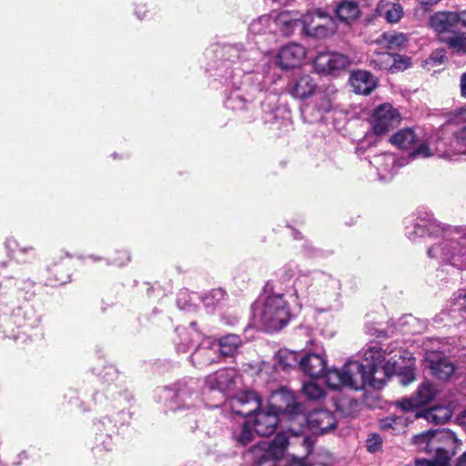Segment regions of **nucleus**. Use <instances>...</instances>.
I'll list each match as a JSON object with an SVG mask.
<instances>
[{"label": "nucleus", "mask_w": 466, "mask_h": 466, "mask_svg": "<svg viewBox=\"0 0 466 466\" xmlns=\"http://www.w3.org/2000/svg\"><path fill=\"white\" fill-rule=\"evenodd\" d=\"M391 353L386 359V352L381 347L370 346L363 352L366 365L357 360H349L341 369L332 368L326 373L327 386L331 390L348 388L359 390L366 385L380 389L400 368L399 360L402 359V355L400 351L394 352L392 356Z\"/></svg>", "instance_id": "f257e3e1"}, {"label": "nucleus", "mask_w": 466, "mask_h": 466, "mask_svg": "<svg viewBox=\"0 0 466 466\" xmlns=\"http://www.w3.org/2000/svg\"><path fill=\"white\" fill-rule=\"evenodd\" d=\"M272 22L275 32L278 30L284 35L293 33L299 25H302L303 31L311 36L327 37L337 30L336 22L325 12L317 10L300 17L298 12L282 11L272 13Z\"/></svg>", "instance_id": "f03ea898"}, {"label": "nucleus", "mask_w": 466, "mask_h": 466, "mask_svg": "<svg viewBox=\"0 0 466 466\" xmlns=\"http://www.w3.org/2000/svg\"><path fill=\"white\" fill-rule=\"evenodd\" d=\"M13 297L0 293V331L7 338L25 342L33 336L29 332L37 327L38 320L30 310L15 306Z\"/></svg>", "instance_id": "7ed1b4c3"}, {"label": "nucleus", "mask_w": 466, "mask_h": 466, "mask_svg": "<svg viewBox=\"0 0 466 466\" xmlns=\"http://www.w3.org/2000/svg\"><path fill=\"white\" fill-rule=\"evenodd\" d=\"M413 443L428 453L435 452L433 460L421 461L422 466H443L450 461L461 445L455 433L450 430L427 431L413 437Z\"/></svg>", "instance_id": "20e7f679"}, {"label": "nucleus", "mask_w": 466, "mask_h": 466, "mask_svg": "<svg viewBox=\"0 0 466 466\" xmlns=\"http://www.w3.org/2000/svg\"><path fill=\"white\" fill-rule=\"evenodd\" d=\"M293 394L286 390H280L270 397L268 410L259 409L250 418L254 431L258 435L268 436L274 433L281 412L295 413L299 410Z\"/></svg>", "instance_id": "39448f33"}, {"label": "nucleus", "mask_w": 466, "mask_h": 466, "mask_svg": "<svg viewBox=\"0 0 466 466\" xmlns=\"http://www.w3.org/2000/svg\"><path fill=\"white\" fill-rule=\"evenodd\" d=\"M252 318L255 325L268 331H277L289 321V308L282 295L268 296L255 302Z\"/></svg>", "instance_id": "423d86ee"}, {"label": "nucleus", "mask_w": 466, "mask_h": 466, "mask_svg": "<svg viewBox=\"0 0 466 466\" xmlns=\"http://www.w3.org/2000/svg\"><path fill=\"white\" fill-rule=\"evenodd\" d=\"M466 154V126L455 136L449 138L430 139L420 145L411 154L412 157H429L437 156L441 158L454 160L460 155Z\"/></svg>", "instance_id": "0eeeda50"}, {"label": "nucleus", "mask_w": 466, "mask_h": 466, "mask_svg": "<svg viewBox=\"0 0 466 466\" xmlns=\"http://www.w3.org/2000/svg\"><path fill=\"white\" fill-rule=\"evenodd\" d=\"M288 444V437L283 433L278 434L271 442H259L252 450L256 458L255 466H278V461L284 455Z\"/></svg>", "instance_id": "6e6552de"}, {"label": "nucleus", "mask_w": 466, "mask_h": 466, "mask_svg": "<svg viewBox=\"0 0 466 466\" xmlns=\"http://www.w3.org/2000/svg\"><path fill=\"white\" fill-rule=\"evenodd\" d=\"M198 381L190 379L178 382L169 400V408L176 410H191L199 402Z\"/></svg>", "instance_id": "1a4fd4ad"}, {"label": "nucleus", "mask_w": 466, "mask_h": 466, "mask_svg": "<svg viewBox=\"0 0 466 466\" xmlns=\"http://www.w3.org/2000/svg\"><path fill=\"white\" fill-rule=\"evenodd\" d=\"M400 116L397 109L390 104L378 106L372 116V127L376 135H384L400 123Z\"/></svg>", "instance_id": "9d476101"}, {"label": "nucleus", "mask_w": 466, "mask_h": 466, "mask_svg": "<svg viewBox=\"0 0 466 466\" xmlns=\"http://www.w3.org/2000/svg\"><path fill=\"white\" fill-rule=\"evenodd\" d=\"M437 390L431 381H423L410 398H403L396 401V406L404 411H410L426 405L434 400Z\"/></svg>", "instance_id": "9b49d317"}, {"label": "nucleus", "mask_w": 466, "mask_h": 466, "mask_svg": "<svg viewBox=\"0 0 466 466\" xmlns=\"http://www.w3.org/2000/svg\"><path fill=\"white\" fill-rule=\"evenodd\" d=\"M370 63L374 69L396 73L407 69L410 66V59L407 56L383 52L371 56Z\"/></svg>", "instance_id": "f8f14e48"}, {"label": "nucleus", "mask_w": 466, "mask_h": 466, "mask_svg": "<svg viewBox=\"0 0 466 466\" xmlns=\"http://www.w3.org/2000/svg\"><path fill=\"white\" fill-rule=\"evenodd\" d=\"M229 405L234 413L250 419L260 409L261 402L256 392L242 391L230 400Z\"/></svg>", "instance_id": "ddd939ff"}, {"label": "nucleus", "mask_w": 466, "mask_h": 466, "mask_svg": "<svg viewBox=\"0 0 466 466\" xmlns=\"http://www.w3.org/2000/svg\"><path fill=\"white\" fill-rule=\"evenodd\" d=\"M306 57L303 46L291 43L283 46L276 56V64L283 70L299 66Z\"/></svg>", "instance_id": "4468645a"}, {"label": "nucleus", "mask_w": 466, "mask_h": 466, "mask_svg": "<svg viewBox=\"0 0 466 466\" xmlns=\"http://www.w3.org/2000/svg\"><path fill=\"white\" fill-rule=\"evenodd\" d=\"M350 65V60L339 53H319L314 59L315 68L320 72L335 73Z\"/></svg>", "instance_id": "2eb2a0df"}, {"label": "nucleus", "mask_w": 466, "mask_h": 466, "mask_svg": "<svg viewBox=\"0 0 466 466\" xmlns=\"http://www.w3.org/2000/svg\"><path fill=\"white\" fill-rule=\"evenodd\" d=\"M217 343L210 338L203 339L191 355L192 363L198 367H207L219 359Z\"/></svg>", "instance_id": "dca6fc26"}, {"label": "nucleus", "mask_w": 466, "mask_h": 466, "mask_svg": "<svg viewBox=\"0 0 466 466\" xmlns=\"http://www.w3.org/2000/svg\"><path fill=\"white\" fill-rule=\"evenodd\" d=\"M236 375L237 372L233 369L218 370L205 378V386L209 390L226 393L234 387Z\"/></svg>", "instance_id": "f3484780"}, {"label": "nucleus", "mask_w": 466, "mask_h": 466, "mask_svg": "<svg viewBox=\"0 0 466 466\" xmlns=\"http://www.w3.org/2000/svg\"><path fill=\"white\" fill-rule=\"evenodd\" d=\"M370 163L376 168L379 178L383 181L391 179L402 165L399 163L394 155L390 153L374 156Z\"/></svg>", "instance_id": "a211bd4d"}, {"label": "nucleus", "mask_w": 466, "mask_h": 466, "mask_svg": "<svg viewBox=\"0 0 466 466\" xmlns=\"http://www.w3.org/2000/svg\"><path fill=\"white\" fill-rule=\"evenodd\" d=\"M309 430L315 434H323L336 427L334 415L328 410H317L307 419Z\"/></svg>", "instance_id": "6ab92c4d"}, {"label": "nucleus", "mask_w": 466, "mask_h": 466, "mask_svg": "<svg viewBox=\"0 0 466 466\" xmlns=\"http://www.w3.org/2000/svg\"><path fill=\"white\" fill-rule=\"evenodd\" d=\"M425 362L431 374L439 380H448L455 371V366L451 361L434 352L427 354Z\"/></svg>", "instance_id": "aec40b11"}, {"label": "nucleus", "mask_w": 466, "mask_h": 466, "mask_svg": "<svg viewBox=\"0 0 466 466\" xmlns=\"http://www.w3.org/2000/svg\"><path fill=\"white\" fill-rule=\"evenodd\" d=\"M327 360L320 354H308L300 359L299 367L302 371L311 378L323 376L326 380V373L330 369L326 370ZM327 384V382L325 381Z\"/></svg>", "instance_id": "412c9836"}, {"label": "nucleus", "mask_w": 466, "mask_h": 466, "mask_svg": "<svg viewBox=\"0 0 466 466\" xmlns=\"http://www.w3.org/2000/svg\"><path fill=\"white\" fill-rule=\"evenodd\" d=\"M430 26L438 34L454 33L458 31L456 12H437L429 21Z\"/></svg>", "instance_id": "4be33fe9"}, {"label": "nucleus", "mask_w": 466, "mask_h": 466, "mask_svg": "<svg viewBox=\"0 0 466 466\" xmlns=\"http://www.w3.org/2000/svg\"><path fill=\"white\" fill-rule=\"evenodd\" d=\"M350 82L353 91L361 95L370 94L378 86V79L366 70L353 71Z\"/></svg>", "instance_id": "5701e85b"}, {"label": "nucleus", "mask_w": 466, "mask_h": 466, "mask_svg": "<svg viewBox=\"0 0 466 466\" xmlns=\"http://www.w3.org/2000/svg\"><path fill=\"white\" fill-rule=\"evenodd\" d=\"M316 89L315 79L309 75H303L290 85L289 93L295 98L305 100L310 97Z\"/></svg>", "instance_id": "b1692460"}, {"label": "nucleus", "mask_w": 466, "mask_h": 466, "mask_svg": "<svg viewBox=\"0 0 466 466\" xmlns=\"http://www.w3.org/2000/svg\"><path fill=\"white\" fill-rule=\"evenodd\" d=\"M336 15L340 22L350 25L360 15L359 4L352 0L342 1L336 7Z\"/></svg>", "instance_id": "393cba45"}, {"label": "nucleus", "mask_w": 466, "mask_h": 466, "mask_svg": "<svg viewBox=\"0 0 466 466\" xmlns=\"http://www.w3.org/2000/svg\"><path fill=\"white\" fill-rule=\"evenodd\" d=\"M379 15L385 17L390 23H397L402 17L403 10L400 4L380 0L377 6Z\"/></svg>", "instance_id": "a878e982"}, {"label": "nucleus", "mask_w": 466, "mask_h": 466, "mask_svg": "<svg viewBox=\"0 0 466 466\" xmlns=\"http://www.w3.org/2000/svg\"><path fill=\"white\" fill-rule=\"evenodd\" d=\"M458 244L451 240H443L441 243L431 246L428 254L431 258L450 260L455 255Z\"/></svg>", "instance_id": "bb28decb"}, {"label": "nucleus", "mask_w": 466, "mask_h": 466, "mask_svg": "<svg viewBox=\"0 0 466 466\" xmlns=\"http://www.w3.org/2000/svg\"><path fill=\"white\" fill-rule=\"evenodd\" d=\"M451 410L449 407L436 406L421 414H418L417 417H423L428 421L434 424H443L451 418Z\"/></svg>", "instance_id": "cd10ccee"}, {"label": "nucleus", "mask_w": 466, "mask_h": 466, "mask_svg": "<svg viewBox=\"0 0 466 466\" xmlns=\"http://www.w3.org/2000/svg\"><path fill=\"white\" fill-rule=\"evenodd\" d=\"M241 339L235 334H228L227 336L222 337L218 346V352H220V355L225 357L233 356L241 346Z\"/></svg>", "instance_id": "c85d7f7f"}, {"label": "nucleus", "mask_w": 466, "mask_h": 466, "mask_svg": "<svg viewBox=\"0 0 466 466\" xmlns=\"http://www.w3.org/2000/svg\"><path fill=\"white\" fill-rule=\"evenodd\" d=\"M408 38L405 34L398 32H386L378 37L376 42L381 46L389 49L402 47Z\"/></svg>", "instance_id": "c756f323"}, {"label": "nucleus", "mask_w": 466, "mask_h": 466, "mask_svg": "<svg viewBox=\"0 0 466 466\" xmlns=\"http://www.w3.org/2000/svg\"><path fill=\"white\" fill-rule=\"evenodd\" d=\"M249 33L253 35H261L267 33H275L272 15H262L249 25Z\"/></svg>", "instance_id": "7c9ffc66"}, {"label": "nucleus", "mask_w": 466, "mask_h": 466, "mask_svg": "<svg viewBox=\"0 0 466 466\" xmlns=\"http://www.w3.org/2000/svg\"><path fill=\"white\" fill-rule=\"evenodd\" d=\"M406 358L402 356L401 360H399V369L393 374H397L400 380V383L403 386H407L415 380V375L413 370L410 369L414 364L413 359L408 358L405 362Z\"/></svg>", "instance_id": "2f4dec72"}, {"label": "nucleus", "mask_w": 466, "mask_h": 466, "mask_svg": "<svg viewBox=\"0 0 466 466\" xmlns=\"http://www.w3.org/2000/svg\"><path fill=\"white\" fill-rule=\"evenodd\" d=\"M390 141L399 148L406 149L416 141V135L411 128H405L394 134L390 138Z\"/></svg>", "instance_id": "473e14b6"}, {"label": "nucleus", "mask_w": 466, "mask_h": 466, "mask_svg": "<svg viewBox=\"0 0 466 466\" xmlns=\"http://www.w3.org/2000/svg\"><path fill=\"white\" fill-rule=\"evenodd\" d=\"M300 359L296 351L281 350L278 353V363L283 370H292L299 366Z\"/></svg>", "instance_id": "72a5a7b5"}, {"label": "nucleus", "mask_w": 466, "mask_h": 466, "mask_svg": "<svg viewBox=\"0 0 466 466\" xmlns=\"http://www.w3.org/2000/svg\"><path fill=\"white\" fill-rule=\"evenodd\" d=\"M302 392L309 400H319L325 394L322 387L313 381L305 382L302 387Z\"/></svg>", "instance_id": "f704fd0d"}, {"label": "nucleus", "mask_w": 466, "mask_h": 466, "mask_svg": "<svg viewBox=\"0 0 466 466\" xmlns=\"http://www.w3.org/2000/svg\"><path fill=\"white\" fill-rule=\"evenodd\" d=\"M252 425L251 420H247L240 430L239 433L235 434V438L238 443L242 446H246L249 444L254 439V432L250 430V426Z\"/></svg>", "instance_id": "c9c22d12"}, {"label": "nucleus", "mask_w": 466, "mask_h": 466, "mask_svg": "<svg viewBox=\"0 0 466 466\" xmlns=\"http://www.w3.org/2000/svg\"><path fill=\"white\" fill-rule=\"evenodd\" d=\"M404 427V420L400 417H388L380 420V428L384 431L400 432Z\"/></svg>", "instance_id": "e433bc0d"}, {"label": "nucleus", "mask_w": 466, "mask_h": 466, "mask_svg": "<svg viewBox=\"0 0 466 466\" xmlns=\"http://www.w3.org/2000/svg\"><path fill=\"white\" fill-rule=\"evenodd\" d=\"M448 45L454 53H466V35H453L448 39Z\"/></svg>", "instance_id": "4c0bfd02"}, {"label": "nucleus", "mask_w": 466, "mask_h": 466, "mask_svg": "<svg viewBox=\"0 0 466 466\" xmlns=\"http://www.w3.org/2000/svg\"><path fill=\"white\" fill-rule=\"evenodd\" d=\"M447 57L445 55V51L443 49H436L434 50L430 57L427 60V64H431L432 66H439L443 64L446 61Z\"/></svg>", "instance_id": "58836bf2"}, {"label": "nucleus", "mask_w": 466, "mask_h": 466, "mask_svg": "<svg viewBox=\"0 0 466 466\" xmlns=\"http://www.w3.org/2000/svg\"><path fill=\"white\" fill-rule=\"evenodd\" d=\"M308 279L306 277H302L300 279H298L296 282L294 283V292L297 299L300 300H305L308 299V294L306 290L303 289V285L307 284Z\"/></svg>", "instance_id": "ea45409f"}, {"label": "nucleus", "mask_w": 466, "mask_h": 466, "mask_svg": "<svg viewBox=\"0 0 466 466\" xmlns=\"http://www.w3.org/2000/svg\"><path fill=\"white\" fill-rule=\"evenodd\" d=\"M228 108L238 110L244 107V101L238 94H232L226 101Z\"/></svg>", "instance_id": "a19ab883"}, {"label": "nucleus", "mask_w": 466, "mask_h": 466, "mask_svg": "<svg viewBox=\"0 0 466 466\" xmlns=\"http://www.w3.org/2000/svg\"><path fill=\"white\" fill-rule=\"evenodd\" d=\"M318 109L321 113L329 112L332 108V98L329 95L322 96L318 105Z\"/></svg>", "instance_id": "79ce46f5"}, {"label": "nucleus", "mask_w": 466, "mask_h": 466, "mask_svg": "<svg viewBox=\"0 0 466 466\" xmlns=\"http://www.w3.org/2000/svg\"><path fill=\"white\" fill-rule=\"evenodd\" d=\"M381 446V439L379 435L373 434L367 440V449L370 452L377 451Z\"/></svg>", "instance_id": "37998d69"}, {"label": "nucleus", "mask_w": 466, "mask_h": 466, "mask_svg": "<svg viewBox=\"0 0 466 466\" xmlns=\"http://www.w3.org/2000/svg\"><path fill=\"white\" fill-rule=\"evenodd\" d=\"M224 297H225V293L222 289H213L210 292L209 296L205 298L204 302L207 306H209V305H211V303L209 301L210 299H214L218 302V301L222 300L224 299Z\"/></svg>", "instance_id": "c03bdc74"}, {"label": "nucleus", "mask_w": 466, "mask_h": 466, "mask_svg": "<svg viewBox=\"0 0 466 466\" xmlns=\"http://www.w3.org/2000/svg\"><path fill=\"white\" fill-rule=\"evenodd\" d=\"M458 17V31L466 28V11L457 13Z\"/></svg>", "instance_id": "a18cd8bd"}, {"label": "nucleus", "mask_w": 466, "mask_h": 466, "mask_svg": "<svg viewBox=\"0 0 466 466\" xmlns=\"http://www.w3.org/2000/svg\"><path fill=\"white\" fill-rule=\"evenodd\" d=\"M460 92L463 98H466V72L460 77Z\"/></svg>", "instance_id": "49530a36"}, {"label": "nucleus", "mask_w": 466, "mask_h": 466, "mask_svg": "<svg viewBox=\"0 0 466 466\" xmlns=\"http://www.w3.org/2000/svg\"><path fill=\"white\" fill-rule=\"evenodd\" d=\"M288 466H311L304 459H293Z\"/></svg>", "instance_id": "de8ad7c7"}, {"label": "nucleus", "mask_w": 466, "mask_h": 466, "mask_svg": "<svg viewBox=\"0 0 466 466\" xmlns=\"http://www.w3.org/2000/svg\"><path fill=\"white\" fill-rule=\"evenodd\" d=\"M458 421L461 426L466 428V409L460 413Z\"/></svg>", "instance_id": "09e8293b"}, {"label": "nucleus", "mask_w": 466, "mask_h": 466, "mask_svg": "<svg viewBox=\"0 0 466 466\" xmlns=\"http://www.w3.org/2000/svg\"><path fill=\"white\" fill-rule=\"evenodd\" d=\"M122 255H123V259L120 261L118 259H115L114 260L115 264H116L118 266H122L129 260V256L126 252H123Z\"/></svg>", "instance_id": "8fccbe9b"}, {"label": "nucleus", "mask_w": 466, "mask_h": 466, "mask_svg": "<svg viewBox=\"0 0 466 466\" xmlns=\"http://www.w3.org/2000/svg\"><path fill=\"white\" fill-rule=\"evenodd\" d=\"M405 322L409 325L415 326V324L419 323L418 319L412 316H408L405 318Z\"/></svg>", "instance_id": "3c124183"}, {"label": "nucleus", "mask_w": 466, "mask_h": 466, "mask_svg": "<svg viewBox=\"0 0 466 466\" xmlns=\"http://www.w3.org/2000/svg\"><path fill=\"white\" fill-rule=\"evenodd\" d=\"M421 5H433L440 2L441 0H418Z\"/></svg>", "instance_id": "603ef678"}, {"label": "nucleus", "mask_w": 466, "mask_h": 466, "mask_svg": "<svg viewBox=\"0 0 466 466\" xmlns=\"http://www.w3.org/2000/svg\"><path fill=\"white\" fill-rule=\"evenodd\" d=\"M459 466H466V451L459 458Z\"/></svg>", "instance_id": "864d4df0"}, {"label": "nucleus", "mask_w": 466, "mask_h": 466, "mask_svg": "<svg viewBox=\"0 0 466 466\" xmlns=\"http://www.w3.org/2000/svg\"><path fill=\"white\" fill-rule=\"evenodd\" d=\"M33 250H34V248L32 247L19 248V251L21 253H27V252L33 251Z\"/></svg>", "instance_id": "5fc2aeb1"}, {"label": "nucleus", "mask_w": 466, "mask_h": 466, "mask_svg": "<svg viewBox=\"0 0 466 466\" xmlns=\"http://www.w3.org/2000/svg\"><path fill=\"white\" fill-rule=\"evenodd\" d=\"M188 349H189V346H188V345H185V346H178V348H177V350H178L179 351H183V352L187 351Z\"/></svg>", "instance_id": "6e6d98bb"}, {"label": "nucleus", "mask_w": 466, "mask_h": 466, "mask_svg": "<svg viewBox=\"0 0 466 466\" xmlns=\"http://www.w3.org/2000/svg\"><path fill=\"white\" fill-rule=\"evenodd\" d=\"M462 300H463L462 306L464 308H466V293L463 295Z\"/></svg>", "instance_id": "4d7b16f0"}, {"label": "nucleus", "mask_w": 466, "mask_h": 466, "mask_svg": "<svg viewBox=\"0 0 466 466\" xmlns=\"http://www.w3.org/2000/svg\"><path fill=\"white\" fill-rule=\"evenodd\" d=\"M410 332H420L421 329H412L410 330Z\"/></svg>", "instance_id": "13d9d810"}, {"label": "nucleus", "mask_w": 466, "mask_h": 466, "mask_svg": "<svg viewBox=\"0 0 466 466\" xmlns=\"http://www.w3.org/2000/svg\"><path fill=\"white\" fill-rule=\"evenodd\" d=\"M199 339H200V334L196 333V339H195V340H198Z\"/></svg>", "instance_id": "bf43d9fd"}, {"label": "nucleus", "mask_w": 466, "mask_h": 466, "mask_svg": "<svg viewBox=\"0 0 466 466\" xmlns=\"http://www.w3.org/2000/svg\"><path fill=\"white\" fill-rule=\"evenodd\" d=\"M409 238H413L411 233L408 232Z\"/></svg>", "instance_id": "052dcab7"}, {"label": "nucleus", "mask_w": 466, "mask_h": 466, "mask_svg": "<svg viewBox=\"0 0 466 466\" xmlns=\"http://www.w3.org/2000/svg\"><path fill=\"white\" fill-rule=\"evenodd\" d=\"M11 244H12V241L8 240V241H7V246H8V247H10V246H11Z\"/></svg>", "instance_id": "680f3d73"}]
</instances>
